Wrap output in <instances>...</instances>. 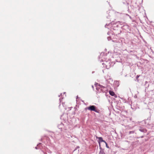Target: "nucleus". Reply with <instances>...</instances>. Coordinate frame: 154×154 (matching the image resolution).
I'll list each match as a JSON object with an SVG mask.
<instances>
[{"label": "nucleus", "mask_w": 154, "mask_h": 154, "mask_svg": "<svg viewBox=\"0 0 154 154\" xmlns=\"http://www.w3.org/2000/svg\"><path fill=\"white\" fill-rule=\"evenodd\" d=\"M86 109L91 111H93L97 113L99 112L100 111V110L98 109L97 107L94 105L90 106L88 107Z\"/></svg>", "instance_id": "obj_1"}, {"label": "nucleus", "mask_w": 154, "mask_h": 154, "mask_svg": "<svg viewBox=\"0 0 154 154\" xmlns=\"http://www.w3.org/2000/svg\"><path fill=\"white\" fill-rule=\"evenodd\" d=\"M109 94L112 96H114V97H117L116 95L115 94V93L113 91H109Z\"/></svg>", "instance_id": "obj_2"}, {"label": "nucleus", "mask_w": 154, "mask_h": 154, "mask_svg": "<svg viewBox=\"0 0 154 154\" xmlns=\"http://www.w3.org/2000/svg\"><path fill=\"white\" fill-rule=\"evenodd\" d=\"M140 76V75H137L136 77V78L137 79H138V78Z\"/></svg>", "instance_id": "obj_6"}, {"label": "nucleus", "mask_w": 154, "mask_h": 154, "mask_svg": "<svg viewBox=\"0 0 154 154\" xmlns=\"http://www.w3.org/2000/svg\"><path fill=\"white\" fill-rule=\"evenodd\" d=\"M92 88H93V86H92Z\"/></svg>", "instance_id": "obj_7"}, {"label": "nucleus", "mask_w": 154, "mask_h": 154, "mask_svg": "<svg viewBox=\"0 0 154 154\" xmlns=\"http://www.w3.org/2000/svg\"><path fill=\"white\" fill-rule=\"evenodd\" d=\"M99 154H105L103 150H101Z\"/></svg>", "instance_id": "obj_5"}, {"label": "nucleus", "mask_w": 154, "mask_h": 154, "mask_svg": "<svg viewBox=\"0 0 154 154\" xmlns=\"http://www.w3.org/2000/svg\"><path fill=\"white\" fill-rule=\"evenodd\" d=\"M140 131L141 132H146V129H143V128L140 129Z\"/></svg>", "instance_id": "obj_4"}, {"label": "nucleus", "mask_w": 154, "mask_h": 154, "mask_svg": "<svg viewBox=\"0 0 154 154\" xmlns=\"http://www.w3.org/2000/svg\"><path fill=\"white\" fill-rule=\"evenodd\" d=\"M99 140L101 142H104V143H105L106 145V146H107V143L105 142V141L104 140H103V138L102 137H100L99 138Z\"/></svg>", "instance_id": "obj_3"}]
</instances>
